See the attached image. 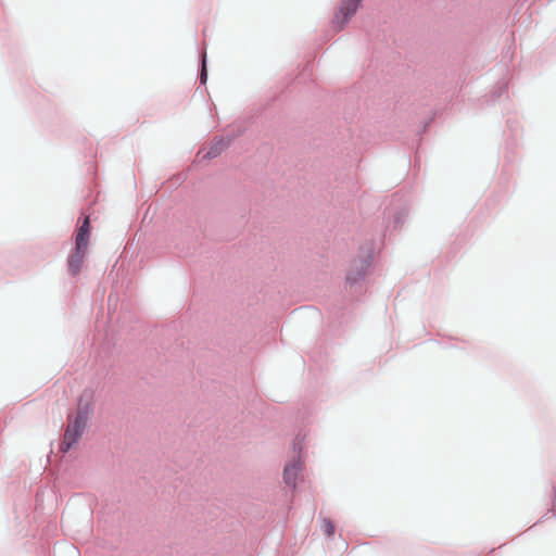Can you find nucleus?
Returning a JSON list of instances; mask_svg holds the SVG:
<instances>
[{
  "label": "nucleus",
  "instance_id": "nucleus-7",
  "mask_svg": "<svg viewBox=\"0 0 556 556\" xmlns=\"http://www.w3.org/2000/svg\"><path fill=\"white\" fill-rule=\"evenodd\" d=\"M323 531L327 536H332L334 533V526L330 519L323 520Z\"/></svg>",
  "mask_w": 556,
  "mask_h": 556
},
{
  "label": "nucleus",
  "instance_id": "nucleus-4",
  "mask_svg": "<svg viewBox=\"0 0 556 556\" xmlns=\"http://www.w3.org/2000/svg\"><path fill=\"white\" fill-rule=\"evenodd\" d=\"M226 141H215L210 146V148L202 149L197 153V161L203 162L206 160H211L219 155L226 149Z\"/></svg>",
  "mask_w": 556,
  "mask_h": 556
},
{
  "label": "nucleus",
  "instance_id": "nucleus-8",
  "mask_svg": "<svg viewBox=\"0 0 556 556\" xmlns=\"http://www.w3.org/2000/svg\"><path fill=\"white\" fill-rule=\"evenodd\" d=\"M205 79H206V73H205V67L203 66V70H202V73H201V80H202V83H205Z\"/></svg>",
  "mask_w": 556,
  "mask_h": 556
},
{
  "label": "nucleus",
  "instance_id": "nucleus-3",
  "mask_svg": "<svg viewBox=\"0 0 556 556\" xmlns=\"http://www.w3.org/2000/svg\"><path fill=\"white\" fill-rule=\"evenodd\" d=\"M90 238V220L89 217L86 216L81 226L79 227L76 239H75V248L77 250L83 249L87 251L88 242Z\"/></svg>",
  "mask_w": 556,
  "mask_h": 556
},
{
  "label": "nucleus",
  "instance_id": "nucleus-6",
  "mask_svg": "<svg viewBox=\"0 0 556 556\" xmlns=\"http://www.w3.org/2000/svg\"><path fill=\"white\" fill-rule=\"evenodd\" d=\"M301 470L300 462H293L287 464L283 471V478L288 485L295 486L296 477L299 471Z\"/></svg>",
  "mask_w": 556,
  "mask_h": 556
},
{
  "label": "nucleus",
  "instance_id": "nucleus-1",
  "mask_svg": "<svg viewBox=\"0 0 556 556\" xmlns=\"http://www.w3.org/2000/svg\"><path fill=\"white\" fill-rule=\"evenodd\" d=\"M92 412V403L90 400H84V397L79 399L78 407L76 412V416L73 420L68 421V425L65 429L63 441L61 442L60 450L65 453L71 447H73L78 440L81 438L89 417Z\"/></svg>",
  "mask_w": 556,
  "mask_h": 556
},
{
  "label": "nucleus",
  "instance_id": "nucleus-2",
  "mask_svg": "<svg viewBox=\"0 0 556 556\" xmlns=\"http://www.w3.org/2000/svg\"><path fill=\"white\" fill-rule=\"evenodd\" d=\"M362 1L363 0H341L333 20L338 29H341L352 18L357 12Z\"/></svg>",
  "mask_w": 556,
  "mask_h": 556
},
{
  "label": "nucleus",
  "instance_id": "nucleus-5",
  "mask_svg": "<svg viewBox=\"0 0 556 556\" xmlns=\"http://www.w3.org/2000/svg\"><path fill=\"white\" fill-rule=\"evenodd\" d=\"M86 250L75 248L74 253L68 258V269L73 275H76L84 263Z\"/></svg>",
  "mask_w": 556,
  "mask_h": 556
}]
</instances>
